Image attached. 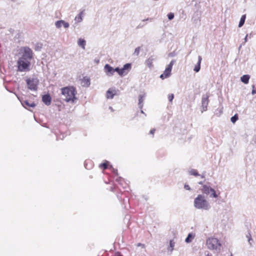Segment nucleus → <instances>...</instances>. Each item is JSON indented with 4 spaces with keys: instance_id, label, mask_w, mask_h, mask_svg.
Segmentation results:
<instances>
[{
    "instance_id": "f257e3e1",
    "label": "nucleus",
    "mask_w": 256,
    "mask_h": 256,
    "mask_svg": "<svg viewBox=\"0 0 256 256\" xmlns=\"http://www.w3.org/2000/svg\"><path fill=\"white\" fill-rule=\"evenodd\" d=\"M62 96V99L66 102L74 103L76 100V91L74 86H66L60 89Z\"/></svg>"
},
{
    "instance_id": "f03ea898",
    "label": "nucleus",
    "mask_w": 256,
    "mask_h": 256,
    "mask_svg": "<svg viewBox=\"0 0 256 256\" xmlns=\"http://www.w3.org/2000/svg\"><path fill=\"white\" fill-rule=\"evenodd\" d=\"M194 206L196 209L208 210L210 206L203 194H198L194 198Z\"/></svg>"
},
{
    "instance_id": "7ed1b4c3",
    "label": "nucleus",
    "mask_w": 256,
    "mask_h": 256,
    "mask_svg": "<svg viewBox=\"0 0 256 256\" xmlns=\"http://www.w3.org/2000/svg\"><path fill=\"white\" fill-rule=\"evenodd\" d=\"M34 56L32 50L28 46H22L18 50V56L19 58L33 59Z\"/></svg>"
},
{
    "instance_id": "20e7f679",
    "label": "nucleus",
    "mask_w": 256,
    "mask_h": 256,
    "mask_svg": "<svg viewBox=\"0 0 256 256\" xmlns=\"http://www.w3.org/2000/svg\"><path fill=\"white\" fill-rule=\"evenodd\" d=\"M208 248L211 250H216L220 252L221 244L216 238H210L206 240Z\"/></svg>"
},
{
    "instance_id": "39448f33",
    "label": "nucleus",
    "mask_w": 256,
    "mask_h": 256,
    "mask_svg": "<svg viewBox=\"0 0 256 256\" xmlns=\"http://www.w3.org/2000/svg\"><path fill=\"white\" fill-rule=\"evenodd\" d=\"M17 71L19 72H28L32 69V64L21 60H18L17 62Z\"/></svg>"
},
{
    "instance_id": "423d86ee",
    "label": "nucleus",
    "mask_w": 256,
    "mask_h": 256,
    "mask_svg": "<svg viewBox=\"0 0 256 256\" xmlns=\"http://www.w3.org/2000/svg\"><path fill=\"white\" fill-rule=\"evenodd\" d=\"M28 88L34 91L38 90V86L39 84V80L37 78H28L26 80Z\"/></svg>"
},
{
    "instance_id": "0eeeda50",
    "label": "nucleus",
    "mask_w": 256,
    "mask_h": 256,
    "mask_svg": "<svg viewBox=\"0 0 256 256\" xmlns=\"http://www.w3.org/2000/svg\"><path fill=\"white\" fill-rule=\"evenodd\" d=\"M202 192L206 194H210V198H216L218 196V195L216 194L215 190L212 188L210 186L204 184L202 188Z\"/></svg>"
},
{
    "instance_id": "6e6552de",
    "label": "nucleus",
    "mask_w": 256,
    "mask_h": 256,
    "mask_svg": "<svg viewBox=\"0 0 256 256\" xmlns=\"http://www.w3.org/2000/svg\"><path fill=\"white\" fill-rule=\"evenodd\" d=\"M208 98L209 96L208 94L203 95L202 96V112L207 110V107L209 102Z\"/></svg>"
},
{
    "instance_id": "1a4fd4ad",
    "label": "nucleus",
    "mask_w": 256,
    "mask_h": 256,
    "mask_svg": "<svg viewBox=\"0 0 256 256\" xmlns=\"http://www.w3.org/2000/svg\"><path fill=\"white\" fill-rule=\"evenodd\" d=\"M132 68L130 64L128 63L125 64L123 68H120V76H124L126 75Z\"/></svg>"
},
{
    "instance_id": "9d476101",
    "label": "nucleus",
    "mask_w": 256,
    "mask_h": 256,
    "mask_svg": "<svg viewBox=\"0 0 256 256\" xmlns=\"http://www.w3.org/2000/svg\"><path fill=\"white\" fill-rule=\"evenodd\" d=\"M104 70L106 74L108 76H113L114 73V68H113L108 64H106L104 66Z\"/></svg>"
},
{
    "instance_id": "9b49d317",
    "label": "nucleus",
    "mask_w": 256,
    "mask_h": 256,
    "mask_svg": "<svg viewBox=\"0 0 256 256\" xmlns=\"http://www.w3.org/2000/svg\"><path fill=\"white\" fill-rule=\"evenodd\" d=\"M21 104L24 108L27 109H28L30 108H34L36 106V104L34 102H30L27 100L21 101Z\"/></svg>"
},
{
    "instance_id": "f8f14e48",
    "label": "nucleus",
    "mask_w": 256,
    "mask_h": 256,
    "mask_svg": "<svg viewBox=\"0 0 256 256\" xmlns=\"http://www.w3.org/2000/svg\"><path fill=\"white\" fill-rule=\"evenodd\" d=\"M156 60V58L154 56H150L146 60V64L150 68H152L154 66H153V62Z\"/></svg>"
},
{
    "instance_id": "ddd939ff",
    "label": "nucleus",
    "mask_w": 256,
    "mask_h": 256,
    "mask_svg": "<svg viewBox=\"0 0 256 256\" xmlns=\"http://www.w3.org/2000/svg\"><path fill=\"white\" fill-rule=\"evenodd\" d=\"M42 102L46 106L51 104L52 98L49 94H44L42 96Z\"/></svg>"
},
{
    "instance_id": "4468645a",
    "label": "nucleus",
    "mask_w": 256,
    "mask_h": 256,
    "mask_svg": "<svg viewBox=\"0 0 256 256\" xmlns=\"http://www.w3.org/2000/svg\"><path fill=\"white\" fill-rule=\"evenodd\" d=\"M202 60V58L201 56H198V62H197V64L195 66L194 68V70L196 72H198L200 69V64Z\"/></svg>"
},
{
    "instance_id": "2eb2a0df",
    "label": "nucleus",
    "mask_w": 256,
    "mask_h": 256,
    "mask_svg": "<svg viewBox=\"0 0 256 256\" xmlns=\"http://www.w3.org/2000/svg\"><path fill=\"white\" fill-rule=\"evenodd\" d=\"M146 97V94H140L138 96V106L139 108H142L143 106V102L144 101V99Z\"/></svg>"
},
{
    "instance_id": "dca6fc26",
    "label": "nucleus",
    "mask_w": 256,
    "mask_h": 256,
    "mask_svg": "<svg viewBox=\"0 0 256 256\" xmlns=\"http://www.w3.org/2000/svg\"><path fill=\"white\" fill-rule=\"evenodd\" d=\"M116 94V92L115 90H111L110 89H109L106 92V98H114V96Z\"/></svg>"
},
{
    "instance_id": "f3484780",
    "label": "nucleus",
    "mask_w": 256,
    "mask_h": 256,
    "mask_svg": "<svg viewBox=\"0 0 256 256\" xmlns=\"http://www.w3.org/2000/svg\"><path fill=\"white\" fill-rule=\"evenodd\" d=\"M250 78V76L249 75L245 74V75H243L240 78V80L244 84H247L248 83Z\"/></svg>"
},
{
    "instance_id": "a211bd4d",
    "label": "nucleus",
    "mask_w": 256,
    "mask_h": 256,
    "mask_svg": "<svg viewBox=\"0 0 256 256\" xmlns=\"http://www.w3.org/2000/svg\"><path fill=\"white\" fill-rule=\"evenodd\" d=\"M82 86H86V87L88 86L90 84V79L88 78H84L82 80Z\"/></svg>"
},
{
    "instance_id": "6ab92c4d",
    "label": "nucleus",
    "mask_w": 256,
    "mask_h": 256,
    "mask_svg": "<svg viewBox=\"0 0 256 256\" xmlns=\"http://www.w3.org/2000/svg\"><path fill=\"white\" fill-rule=\"evenodd\" d=\"M174 246L175 242L172 240H170V246L168 248V251L170 252H172L174 250Z\"/></svg>"
},
{
    "instance_id": "aec40b11",
    "label": "nucleus",
    "mask_w": 256,
    "mask_h": 256,
    "mask_svg": "<svg viewBox=\"0 0 256 256\" xmlns=\"http://www.w3.org/2000/svg\"><path fill=\"white\" fill-rule=\"evenodd\" d=\"M82 14L83 12H81L78 15L76 16L74 20L76 22L78 23L82 20Z\"/></svg>"
},
{
    "instance_id": "412c9836",
    "label": "nucleus",
    "mask_w": 256,
    "mask_h": 256,
    "mask_svg": "<svg viewBox=\"0 0 256 256\" xmlns=\"http://www.w3.org/2000/svg\"><path fill=\"white\" fill-rule=\"evenodd\" d=\"M86 44V42L84 40L80 38L78 40V44L79 46H81L83 49L85 48V46Z\"/></svg>"
},
{
    "instance_id": "4be33fe9",
    "label": "nucleus",
    "mask_w": 256,
    "mask_h": 256,
    "mask_svg": "<svg viewBox=\"0 0 256 256\" xmlns=\"http://www.w3.org/2000/svg\"><path fill=\"white\" fill-rule=\"evenodd\" d=\"M194 236L192 234V233L188 234V236L186 237V238L185 240V242L186 243L190 242L192 241V240L194 238Z\"/></svg>"
},
{
    "instance_id": "5701e85b",
    "label": "nucleus",
    "mask_w": 256,
    "mask_h": 256,
    "mask_svg": "<svg viewBox=\"0 0 256 256\" xmlns=\"http://www.w3.org/2000/svg\"><path fill=\"white\" fill-rule=\"evenodd\" d=\"M246 238H248V242L250 246H252V242L253 241L252 238L251 233L250 230H248L247 234H246Z\"/></svg>"
},
{
    "instance_id": "b1692460",
    "label": "nucleus",
    "mask_w": 256,
    "mask_h": 256,
    "mask_svg": "<svg viewBox=\"0 0 256 256\" xmlns=\"http://www.w3.org/2000/svg\"><path fill=\"white\" fill-rule=\"evenodd\" d=\"M246 18V14H244L242 16L240 21V22H239V24H238L239 28L242 27L244 25V22H245Z\"/></svg>"
},
{
    "instance_id": "393cba45",
    "label": "nucleus",
    "mask_w": 256,
    "mask_h": 256,
    "mask_svg": "<svg viewBox=\"0 0 256 256\" xmlns=\"http://www.w3.org/2000/svg\"><path fill=\"white\" fill-rule=\"evenodd\" d=\"M170 74V72H168V71H166V68L164 74H162L160 76V78L163 80L165 78L169 77Z\"/></svg>"
},
{
    "instance_id": "a878e982",
    "label": "nucleus",
    "mask_w": 256,
    "mask_h": 256,
    "mask_svg": "<svg viewBox=\"0 0 256 256\" xmlns=\"http://www.w3.org/2000/svg\"><path fill=\"white\" fill-rule=\"evenodd\" d=\"M175 62L174 60H172L170 64L168 65V67L166 68V71H168V72H170L172 70V66Z\"/></svg>"
},
{
    "instance_id": "bb28decb",
    "label": "nucleus",
    "mask_w": 256,
    "mask_h": 256,
    "mask_svg": "<svg viewBox=\"0 0 256 256\" xmlns=\"http://www.w3.org/2000/svg\"><path fill=\"white\" fill-rule=\"evenodd\" d=\"M62 23H64V20H63L56 21L55 23L56 26L57 28H60L63 25Z\"/></svg>"
},
{
    "instance_id": "cd10ccee",
    "label": "nucleus",
    "mask_w": 256,
    "mask_h": 256,
    "mask_svg": "<svg viewBox=\"0 0 256 256\" xmlns=\"http://www.w3.org/2000/svg\"><path fill=\"white\" fill-rule=\"evenodd\" d=\"M189 174L190 175H193V176H200V174L198 172L197 170H194V169H192L191 170H190V172H189Z\"/></svg>"
},
{
    "instance_id": "c85d7f7f",
    "label": "nucleus",
    "mask_w": 256,
    "mask_h": 256,
    "mask_svg": "<svg viewBox=\"0 0 256 256\" xmlns=\"http://www.w3.org/2000/svg\"><path fill=\"white\" fill-rule=\"evenodd\" d=\"M18 60H21L23 62H26L29 64H31V61L32 60V59L18 57Z\"/></svg>"
},
{
    "instance_id": "c756f323",
    "label": "nucleus",
    "mask_w": 256,
    "mask_h": 256,
    "mask_svg": "<svg viewBox=\"0 0 256 256\" xmlns=\"http://www.w3.org/2000/svg\"><path fill=\"white\" fill-rule=\"evenodd\" d=\"M238 120V114H234L233 116H232L230 118V120L232 123H235L236 121Z\"/></svg>"
},
{
    "instance_id": "7c9ffc66",
    "label": "nucleus",
    "mask_w": 256,
    "mask_h": 256,
    "mask_svg": "<svg viewBox=\"0 0 256 256\" xmlns=\"http://www.w3.org/2000/svg\"><path fill=\"white\" fill-rule=\"evenodd\" d=\"M140 46L137 47L134 50V55L138 56L140 54Z\"/></svg>"
},
{
    "instance_id": "2f4dec72",
    "label": "nucleus",
    "mask_w": 256,
    "mask_h": 256,
    "mask_svg": "<svg viewBox=\"0 0 256 256\" xmlns=\"http://www.w3.org/2000/svg\"><path fill=\"white\" fill-rule=\"evenodd\" d=\"M168 18L170 20H172L174 18V14L173 13H169L168 14Z\"/></svg>"
},
{
    "instance_id": "473e14b6",
    "label": "nucleus",
    "mask_w": 256,
    "mask_h": 256,
    "mask_svg": "<svg viewBox=\"0 0 256 256\" xmlns=\"http://www.w3.org/2000/svg\"><path fill=\"white\" fill-rule=\"evenodd\" d=\"M108 162L106 161V162H104L102 164H101L100 166H102L104 169H106L108 168Z\"/></svg>"
},
{
    "instance_id": "72a5a7b5",
    "label": "nucleus",
    "mask_w": 256,
    "mask_h": 256,
    "mask_svg": "<svg viewBox=\"0 0 256 256\" xmlns=\"http://www.w3.org/2000/svg\"><path fill=\"white\" fill-rule=\"evenodd\" d=\"M174 95L173 94H170L168 95V98L170 102H172L174 99Z\"/></svg>"
},
{
    "instance_id": "f704fd0d",
    "label": "nucleus",
    "mask_w": 256,
    "mask_h": 256,
    "mask_svg": "<svg viewBox=\"0 0 256 256\" xmlns=\"http://www.w3.org/2000/svg\"><path fill=\"white\" fill-rule=\"evenodd\" d=\"M114 72H117L118 74L120 76V68H114Z\"/></svg>"
},
{
    "instance_id": "c9c22d12",
    "label": "nucleus",
    "mask_w": 256,
    "mask_h": 256,
    "mask_svg": "<svg viewBox=\"0 0 256 256\" xmlns=\"http://www.w3.org/2000/svg\"><path fill=\"white\" fill-rule=\"evenodd\" d=\"M110 168L112 169V172L116 175H118V170L112 168V166H110Z\"/></svg>"
},
{
    "instance_id": "e433bc0d",
    "label": "nucleus",
    "mask_w": 256,
    "mask_h": 256,
    "mask_svg": "<svg viewBox=\"0 0 256 256\" xmlns=\"http://www.w3.org/2000/svg\"><path fill=\"white\" fill-rule=\"evenodd\" d=\"M62 24H63L65 28H68L70 26L68 22H65L64 21V23H62Z\"/></svg>"
},
{
    "instance_id": "4c0bfd02",
    "label": "nucleus",
    "mask_w": 256,
    "mask_h": 256,
    "mask_svg": "<svg viewBox=\"0 0 256 256\" xmlns=\"http://www.w3.org/2000/svg\"><path fill=\"white\" fill-rule=\"evenodd\" d=\"M252 87L253 89H252V95H254V94H256V90L254 89V85H252Z\"/></svg>"
},
{
    "instance_id": "58836bf2",
    "label": "nucleus",
    "mask_w": 256,
    "mask_h": 256,
    "mask_svg": "<svg viewBox=\"0 0 256 256\" xmlns=\"http://www.w3.org/2000/svg\"><path fill=\"white\" fill-rule=\"evenodd\" d=\"M184 188L187 190H190V188L188 184H185L184 186Z\"/></svg>"
},
{
    "instance_id": "ea45409f",
    "label": "nucleus",
    "mask_w": 256,
    "mask_h": 256,
    "mask_svg": "<svg viewBox=\"0 0 256 256\" xmlns=\"http://www.w3.org/2000/svg\"><path fill=\"white\" fill-rule=\"evenodd\" d=\"M155 131H156V130L154 128L150 130V134H154V133Z\"/></svg>"
},
{
    "instance_id": "a19ab883",
    "label": "nucleus",
    "mask_w": 256,
    "mask_h": 256,
    "mask_svg": "<svg viewBox=\"0 0 256 256\" xmlns=\"http://www.w3.org/2000/svg\"><path fill=\"white\" fill-rule=\"evenodd\" d=\"M144 26V24H140L138 26H137V28H142Z\"/></svg>"
},
{
    "instance_id": "79ce46f5",
    "label": "nucleus",
    "mask_w": 256,
    "mask_h": 256,
    "mask_svg": "<svg viewBox=\"0 0 256 256\" xmlns=\"http://www.w3.org/2000/svg\"><path fill=\"white\" fill-rule=\"evenodd\" d=\"M248 35L247 34L246 35V36H245V38H244V42H246L248 41Z\"/></svg>"
},
{
    "instance_id": "37998d69",
    "label": "nucleus",
    "mask_w": 256,
    "mask_h": 256,
    "mask_svg": "<svg viewBox=\"0 0 256 256\" xmlns=\"http://www.w3.org/2000/svg\"><path fill=\"white\" fill-rule=\"evenodd\" d=\"M138 246H142V247H144V244H140V243H138Z\"/></svg>"
},
{
    "instance_id": "c03bdc74",
    "label": "nucleus",
    "mask_w": 256,
    "mask_h": 256,
    "mask_svg": "<svg viewBox=\"0 0 256 256\" xmlns=\"http://www.w3.org/2000/svg\"><path fill=\"white\" fill-rule=\"evenodd\" d=\"M42 48L41 46H38L36 48V50H39V48Z\"/></svg>"
},
{
    "instance_id": "a18cd8bd",
    "label": "nucleus",
    "mask_w": 256,
    "mask_h": 256,
    "mask_svg": "<svg viewBox=\"0 0 256 256\" xmlns=\"http://www.w3.org/2000/svg\"><path fill=\"white\" fill-rule=\"evenodd\" d=\"M152 20V18H146V19L142 21H143V22H144V21L148 20Z\"/></svg>"
},
{
    "instance_id": "49530a36",
    "label": "nucleus",
    "mask_w": 256,
    "mask_h": 256,
    "mask_svg": "<svg viewBox=\"0 0 256 256\" xmlns=\"http://www.w3.org/2000/svg\"><path fill=\"white\" fill-rule=\"evenodd\" d=\"M198 184H202L203 182H198Z\"/></svg>"
},
{
    "instance_id": "de8ad7c7",
    "label": "nucleus",
    "mask_w": 256,
    "mask_h": 256,
    "mask_svg": "<svg viewBox=\"0 0 256 256\" xmlns=\"http://www.w3.org/2000/svg\"><path fill=\"white\" fill-rule=\"evenodd\" d=\"M202 178H204V175H200Z\"/></svg>"
},
{
    "instance_id": "09e8293b",
    "label": "nucleus",
    "mask_w": 256,
    "mask_h": 256,
    "mask_svg": "<svg viewBox=\"0 0 256 256\" xmlns=\"http://www.w3.org/2000/svg\"><path fill=\"white\" fill-rule=\"evenodd\" d=\"M110 110H112V108L111 106L110 107Z\"/></svg>"
},
{
    "instance_id": "8fccbe9b",
    "label": "nucleus",
    "mask_w": 256,
    "mask_h": 256,
    "mask_svg": "<svg viewBox=\"0 0 256 256\" xmlns=\"http://www.w3.org/2000/svg\"><path fill=\"white\" fill-rule=\"evenodd\" d=\"M141 112L142 113V114H144V112H143L142 110H141Z\"/></svg>"
},
{
    "instance_id": "3c124183",
    "label": "nucleus",
    "mask_w": 256,
    "mask_h": 256,
    "mask_svg": "<svg viewBox=\"0 0 256 256\" xmlns=\"http://www.w3.org/2000/svg\"><path fill=\"white\" fill-rule=\"evenodd\" d=\"M12 2H15V0H10Z\"/></svg>"
},
{
    "instance_id": "603ef678",
    "label": "nucleus",
    "mask_w": 256,
    "mask_h": 256,
    "mask_svg": "<svg viewBox=\"0 0 256 256\" xmlns=\"http://www.w3.org/2000/svg\"><path fill=\"white\" fill-rule=\"evenodd\" d=\"M206 256H211V255H209L208 254L206 255Z\"/></svg>"
},
{
    "instance_id": "864d4df0",
    "label": "nucleus",
    "mask_w": 256,
    "mask_h": 256,
    "mask_svg": "<svg viewBox=\"0 0 256 256\" xmlns=\"http://www.w3.org/2000/svg\"><path fill=\"white\" fill-rule=\"evenodd\" d=\"M84 165H85V167H86V168H86V164H84Z\"/></svg>"
},
{
    "instance_id": "5fc2aeb1",
    "label": "nucleus",
    "mask_w": 256,
    "mask_h": 256,
    "mask_svg": "<svg viewBox=\"0 0 256 256\" xmlns=\"http://www.w3.org/2000/svg\"><path fill=\"white\" fill-rule=\"evenodd\" d=\"M118 256H122L121 255H118Z\"/></svg>"
}]
</instances>
